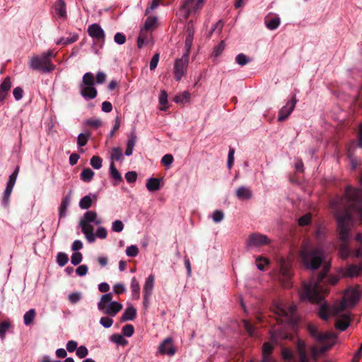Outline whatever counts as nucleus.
I'll list each match as a JSON object with an SVG mask.
<instances>
[{
  "mask_svg": "<svg viewBox=\"0 0 362 362\" xmlns=\"http://www.w3.org/2000/svg\"><path fill=\"white\" fill-rule=\"evenodd\" d=\"M344 209V212L337 216V230L342 243L339 246L340 257L345 259L350 255L349 241L350 230L353 226V217L351 211H356L360 223L362 225V190L347 186L344 196L338 202Z\"/></svg>",
  "mask_w": 362,
  "mask_h": 362,
  "instance_id": "1",
  "label": "nucleus"
},
{
  "mask_svg": "<svg viewBox=\"0 0 362 362\" xmlns=\"http://www.w3.org/2000/svg\"><path fill=\"white\" fill-rule=\"evenodd\" d=\"M329 266H325L317 274H313L308 281H303L300 291L302 300H307L311 303H320L329 292L327 283L335 285L339 278L334 276H327Z\"/></svg>",
  "mask_w": 362,
  "mask_h": 362,
  "instance_id": "2",
  "label": "nucleus"
},
{
  "mask_svg": "<svg viewBox=\"0 0 362 362\" xmlns=\"http://www.w3.org/2000/svg\"><path fill=\"white\" fill-rule=\"evenodd\" d=\"M56 54L52 50L43 52L41 55L33 56L30 61V67L43 74L50 73L55 69L56 66L51 62Z\"/></svg>",
  "mask_w": 362,
  "mask_h": 362,
  "instance_id": "3",
  "label": "nucleus"
},
{
  "mask_svg": "<svg viewBox=\"0 0 362 362\" xmlns=\"http://www.w3.org/2000/svg\"><path fill=\"white\" fill-rule=\"evenodd\" d=\"M300 257L305 267L308 269H318L324 260V254L320 249L308 250L303 248L300 252Z\"/></svg>",
  "mask_w": 362,
  "mask_h": 362,
  "instance_id": "4",
  "label": "nucleus"
},
{
  "mask_svg": "<svg viewBox=\"0 0 362 362\" xmlns=\"http://www.w3.org/2000/svg\"><path fill=\"white\" fill-rule=\"evenodd\" d=\"M112 293L103 295L98 303V308L103 314L115 317L122 309V305L117 301H112Z\"/></svg>",
  "mask_w": 362,
  "mask_h": 362,
  "instance_id": "5",
  "label": "nucleus"
},
{
  "mask_svg": "<svg viewBox=\"0 0 362 362\" xmlns=\"http://www.w3.org/2000/svg\"><path fill=\"white\" fill-rule=\"evenodd\" d=\"M296 310V308L295 305L289 306L287 310L280 305H276L274 310V314L276 315V323L280 324L284 322L291 321Z\"/></svg>",
  "mask_w": 362,
  "mask_h": 362,
  "instance_id": "6",
  "label": "nucleus"
},
{
  "mask_svg": "<svg viewBox=\"0 0 362 362\" xmlns=\"http://www.w3.org/2000/svg\"><path fill=\"white\" fill-rule=\"evenodd\" d=\"M189 56L184 54L183 56L175 60L174 65V77L177 81H180L185 74L188 66Z\"/></svg>",
  "mask_w": 362,
  "mask_h": 362,
  "instance_id": "7",
  "label": "nucleus"
},
{
  "mask_svg": "<svg viewBox=\"0 0 362 362\" xmlns=\"http://www.w3.org/2000/svg\"><path fill=\"white\" fill-rule=\"evenodd\" d=\"M269 243V240L267 236L254 233L251 234L246 241L247 246L249 247H260L262 245H267Z\"/></svg>",
  "mask_w": 362,
  "mask_h": 362,
  "instance_id": "8",
  "label": "nucleus"
},
{
  "mask_svg": "<svg viewBox=\"0 0 362 362\" xmlns=\"http://www.w3.org/2000/svg\"><path fill=\"white\" fill-rule=\"evenodd\" d=\"M297 99L296 96H293V98L288 100L286 104L283 106L279 112L278 115V121L283 122L286 119L291 112L293 111L297 103Z\"/></svg>",
  "mask_w": 362,
  "mask_h": 362,
  "instance_id": "9",
  "label": "nucleus"
},
{
  "mask_svg": "<svg viewBox=\"0 0 362 362\" xmlns=\"http://www.w3.org/2000/svg\"><path fill=\"white\" fill-rule=\"evenodd\" d=\"M88 35L97 41L104 42L105 34L101 26L98 23H93L88 28Z\"/></svg>",
  "mask_w": 362,
  "mask_h": 362,
  "instance_id": "10",
  "label": "nucleus"
},
{
  "mask_svg": "<svg viewBox=\"0 0 362 362\" xmlns=\"http://www.w3.org/2000/svg\"><path fill=\"white\" fill-rule=\"evenodd\" d=\"M159 351L163 354L173 356L175 354V349L173 344V339L168 337L159 346Z\"/></svg>",
  "mask_w": 362,
  "mask_h": 362,
  "instance_id": "11",
  "label": "nucleus"
},
{
  "mask_svg": "<svg viewBox=\"0 0 362 362\" xmlns=\"http://www.w3.org/2000/svg\"><path fill=\"white\" fill-rule=\"evenodd\" d=\"M308 331L310 335L318 341H324L329 337V334L327 333H322L319 332L317 327L313 324H309L308 325Z\"/></svg>",
  "mask_w": 362,
  "mask_h": 362,
  "instance_id": "12",
  "label": "nucleus"
},
{
  "mask_svg": "<svg viewBox=\"0 0 362 362\" xmlns=\"http://www.w3.org/2000/svg\"><path fill=\"white\" fill-rule=\"evenodd\" d=\"M235 195L241 201L249 200L252 197V192L248 187L240 186L236 189Z\"/></svg>",
  "mask_w": 362,
  "mask_h": 362,
  "instance_id": "13",
  "label": "nucleus"
},
{
  "mask_svg": "<svg viewBox=\"0 0 362 362\" xmlns=\"http://www.w3.org/2000/svg\"><path fill=\"white\" fill-rule=\"evenodd\" d=\"M53 8L54 13L57 15L59 18L63 19L66 18V6L64 0H57L54 4Z\"/></svg>",
  "mask_w": 362,
  "mask_h": 362,
  "instance_id": "14",
  "label": "nucleus"
},
{
  "mask_svg": "<svg viewBox=\"0 0 362 362\" xmlns=\"http://www.w3.org/2000/svg\"><path fill=\"white\" fill-rule=\"evenodd\" d=\"M11 88V78L6 76L0 85V102L5 100L8 92Z\"/></svg>",
  "mask_w": 362,
  "mask_h": 362,
  "instance_id": "15",
  "label": "nucleus"
},
{
  "mask_svg": "<svg viewBox=\"0 0 362 362\" xmlns=\"http://www.w3.org/2000/svg\"><path fill=\"white\" fill-rule=\"evenodd\" d=\"M154 285V276L153 274H150L148 278L146 280L143 293H144V297L146 298V300H148V298H150L152 290Z\"/></svg>",
  "mask_w": 362,
  "mask_h": 362,
  "instance_id": "16",
  "label": "nucleus"
},
{
  "mask_svg": "<svg viewBox=\"0 0 362 362\" xmlns=\"http://www.w3.org/2000/svg\"><path fill=\"white\" fill-rule=\"evenodd\" d=\"M351 322V319L349 315L344 314L342 315L337 321L335 323V327L337 329L344 331L346 330L348 327L349 326Z\"/></svg>",
  "mask_w": 362,
  "mask_h": 362,
  "instance_id": "17",
  "label": "nucleus"
},
{
  "mask_svg": "<svg viewBox=\"0 0 362 362\" xmlns=\"http://www.w3.org/2000/svg\"><path fill=\"white\" fill-rule=\"evenodd\" d=\"M136 317V309L133 306H129L126 308L124 313L120 317V322H124L135 319Z\"/></svg>",
  "mask_w": 362,
  "mask_h": 362,
  "instance_id": "18",
  "label": "nucleus"
},
{
  "mask_svg": "<svg viewBox=\"0 0 362 362\" xmlns=\"http://www.w3.org/2000/svg\"><path fill=\"white\" fill-rule=\"evenodd\" d=\"M81 95L88 99H94L98 94L97 90L93 86L81 87Z\"/></svg>",
  "mask_w": 362,
  "mask_h": 362,
  "instance_id": "19",
  "label": "nucleus"
},
{
  "mask_svg": "<svg viewBox=\"0 0 362 362\" xmlns=\"http://www.w3.org/2000/svg\"><path fill=\"white\" fill-rule=\"evenodd\" d=\"M146 187L149 192H156L160 188V180L151 177L147 180Z\"/></svg>",
  "mask_w": 362,
  "mask_h": 362,
  "instance_id": "20",
  "label": "nucleus"
},
{
  "mask_svg": "<svg viewBox=\"0 0 362 362\" xmlns=\"http://www.w3.org/2000/svg\"><path fill=\"white\" fill-rule=\"evenodd\" d=\"M69 203L70 198L69 196H66L62 198L60 206L59 208V216L60 218L66 216V211Z\"/></svg>",
  "mask_w": 362,
  "mask_h": 362,
  "instance_id": "21",
  "label": "nucleus"
},
{
  "mask_svg": "<svg viewBox=\"0 0 362 362\" xmlns=\"http://www.w3.org/2000/svg\"><path fill=\"white\" fill-rule=\"evenodd\" d=\"M95 83V81L93 74L90 72H88L83 75L82 83L80 85V87L93 86Z\"/></svg>",
  "mask_w": 362,
  "mask_h": 362,
  "instance_id": "22",
  "label": "nucleus"
},
{
  "mask_svg": "<svg viewBox=\"0 0 362 362\" xmlns=\"http://www.w3.org/2000/svg\"><path fill=\"white\" fill-rule=\"evenodd\" d=\"M131 289L134 299H139L140 296V286L136 277H133L131 281Z\"/></svg>",
  "mask_w": 362,
  "mask_h": 362,
  "instance_id": "23",
  "label": "nucleus"
},
{
  "mask_svg": "<svg viewBox=\"0 0 362 362\" xmlns=\"http://www.w3.org/2000/svg\"><path fill=\"white\" fill-rule=\"evenodd\" d=\"M36 316L35 310L32 308L27 311L23 316L24 324L28 326L33 324V320Z\"/></svg>",
  "mask_w": 362,
  "mask_h": 362,
  "instance_id": "24",
  "label": "nucleus"
},
{
  "mask_svg": "<svg viewBox=\"0 0 362 362\" xmlns=\"http://www.w3.org/2000/svg\"><path fill=\"white\" fill-rule=\"evenodd\" d=\"M95 173L89 168H85L81 172V179L85 182H89L92 180Z\"/></svg>",
  "mask_w": 362,
  "mask_h": 362,
  "instance_id": "25",
  "label": "nucleus"
},
{
  "mask_svg": "<svg viewBox=\"0 0 362 362\" xmlns=\"http://www.w3.org/2000/svg\"><path fill=\"white\" fill-rule=\"evenodd\" d=\"M280 18L279 17H274L265 21L266 26L268 29L273 30L276 29L280 25Z\"/></svg>",
  "mask_w": 362,
  "mask_h": 362,
  "instance_id": "26",
  "label": "nucleus"
},
{
  "mask_svg": "<svg viewBox=\"0 0 362 362\" xmlns=\"http://www.w3.org/2000/svg\"><path fill=\"white\" fill-rule=\"evenodd\" d=\"M281 356L283 359L286 361L296 362L293 351L291 349L284 347L281 351Z\"/></svg>",
  "mask_w": 362,
  "mask_h": 362,
  "instance_id": "27",
  "label": "nucleus"
},
{
  "mask_svg": "<svg viewBox=\"0 0 362 362\" xmlns=\"http://www.w3.org/2000/svg\"><path fill=\"white\" fill-rule=\"evenodd\" d=\"M78 39V35L77 34H74L71 37H62L57 42V45H62L64 46L72 44L75 42Z\"/></svg>",
  "mask_w": 362,
  "mask_h": 362,
  "instance_id": "28",
  "label": "nucleus"
},
{
  "mask_svg": "<svg viewBox=\"0 0 362 362\" xmlns=\"http://www.w3.org/2000/svg\"><path fill=\"white\" fill-rule=\"evenodd\" d=\"M111 159L112 160L119 161L123 159V154L122 149L119 147H115L111 151Z\"/></svg>",
  "mask_w": 362,
  "mask_h": 362,
  "instance_id": "29",
  "label": "nucleus"
},
{
  "mask_svg": "<svg viewBox=\"0 0 362 362\" xmlns=\"http://www.w3.org/2000/svg\"><path fill=\"white\" fill-rule=\"evenodd\" d=\"M347 304L345 300H343L339 304L334 307L331 311L332 315L338 316L341 312L346 308Z\"/></svg>",
  "mask_w": 362,
  "mask_h": 362,
  "instance_id": "30",
  "label": "nucleus"
},
{
  "mask_svg": "<svg viewBox=\"0 0 362 362\" xmlns=\"http://www.w3.org/2000/svg\"><path fill=\"white\" fill-rule=\"evenodd\" d=\"M93 203V200L90 195L84 196L79 202V206L82 209H89Z\"/></svg>",
  "mask_w": 362,
  "mask_h": 362,
  "instance_id": "31",
  "label": "nucleus"
},
{
  "mask_svg": "<svg viewBox=\"0 0 362 362\" xmlns=\"http://www.w3.org/2000/svg\"><path fill=\"white\" fill-rule=\"evenodd\" d=\"M157 21V18L154 16H148L145 22L144 30L146 33L147 30H149L153 28L156 26V23Z\"/></svg>",
  "mask_w": 362,
  "mask_h": 362,
  "instance_id": "32",
  "label": "nucleus"
},
{
  "mask_svg": "<svg viewBox=\"0 0 362 362\" xmlns=\"http://www.w3.org/2000/svg\"><path fill=\"white\" fill-rule=\"evenodd\" d=\"M97 217V213L94 211H88L84 214L83 219H81L80 221H83L87 223H92L95 221V219Z\"/></svg>",
  "mask_w": 362,
  "mask_h": 362,
  "instance_id": "33",
  "label": "nucleus"
},
{
  "mask_svg": "<svg viewBox=\"0 0 362 362\" xmlns=\"http://www.w3.org/2000/svg\"><path fill=\"white\" fill-rule=\"evenodd\" d=\"M11 327L9 321H3L0 323V338L3 340L5 339L6 333Z\"/></svg>",
  "mask_w": 362,
  "mask_h": 362,
  "instance_id": "34",
  "label": "nucleus"
},
{
  "mask_svg": "<svg viewBox=\"0 0 362 362\" xmlns=\"http://www.w3.org/2000/svg\"><path fill=\"white\" fill-rule=\"evenodd\" d=\"M243 325L247 333L250 337H253L255 335V327L250 321L247 320H243Z\"/></svg>",
  "mask_w": 362,
  "mask_h": 362,
  "instance_id": "35",
  "label": "nucleus"
},
{
  "mask_svg": "<svg viewBox=\"0 0 362 362\" xmlns=\"http://www.w3.org/2000/svg\"><path fill=\"white\" fill-rule=\"evenodd\" d=\"M359 267L358 265L351 264L346 269V275L350 277L357 276L360 274Z\"/></svg>",
  "mask_w": 362,
  "mask_h": 362,
  "instance_id": "36",
  "label": "nucleus"
},
{
  "mask_svg": "<svg viewBox=\"0 0 362 362\" xmlns=\"http://www.w3.org/2000/svg\"><path fill=\"white\" fill-rule=\"evenodd\" d=\"M90 134L89 133H81L77 138V144L78 146H84L86 145Z\"/></svg>",
  "mask_w": 362,
  "mask_h": 362,
  "instance_id": "37",
  "label": "nucleus"
},
{
  "mask_svg": "<svg viewBox=\"0 0 362 362\" xmlns=\"http://www.w3.org/2000/svg\"><path fill=\"white\" fill-rule=\"evenodd\" d=\"M190 94L187 91L183 92L180 95L175 96L174 101L177 103H184L189 100Z\"/></svg>",
  "mask_w": 362,
  "mask_h": 362,
  "instance_id": "38",
  "label": "nucleus"
},
{
  "mask_svg": "<svg viewBox=\"0 0 362 362\" xmlns=\"http://www.w3.org/2000/svg\"><path fill=\"white\" fill-rule=\"evenodd\" d=\"M110 339L112 341L124 346L127 344V341L123 337L122 335L119 334H114L110 337Z\"/></svg>",
  "mask_w": 362,
  "mask_h": 362,
  "instance_id": "39",
  "label": "nucleus"
},
{
  "mask_svg": "<svg viewBox=\"0 0 362 362\" xmlns=\"http://www.w3.org/2000/svg\"><path fill=\"white\" fill-rule=\"evenodd\" d=\"M110 174H111V176L112 178H114L115 180H118V181L122 180V175L119 173V172L117 170V168H115V163L113 161H112L110 163Z\"/></svg>",
  "mask_w": 362,
  "mask_h": 362,
  "instance_id": "40",
  "label": "nucleus"
},
{
  "mask_svg": "<svg viewBox=\"0 0 362 362\" xmlns=\"http://www.w3.org/2000/svg\"><path fill=\"white\" fill-rule=\"evenodd\" d=\"M69 261L68 255L64 252H59L57 255V262L60 267H64Z\"/></svg>",
  "mask_w": 362,
  "mask_h": 362,
  "instance_id": "41",
  "label": "nucleus"
},
{
  "mask_svg": "<svg viewBox=\"0 0 362 362\" xmlns=\"http://www.w3.org/2000/svg\"><path fill=\"white\" fill-rule=\"evenodd\" d=\"M137 141V136L134 131L132 132L127 136V147L134 148Z\"/></svg>",
  "mask_w": 362,
  "mask_h": 362,
  "instance_id": "42",
  "label": "nucleus"
},
{
  "mask_svg": "<svg viewBox=\"0 0 362 362\" xmlns=\"http://www.w3.org/2000/svg\"><path fill=\"white\" fill-rule=\"evenodd\" d=\"M103 160L98 156H93L90 159V165L95 169H100L102 167Z\"/></svg>",
  "mask_w": 362,
  "mask_h": 362,
  "instance_id": "43",
  "label": "nucleus"
},
{
  "mask_svg": "<svg viewBox=\"0 0 362 362\" xmlns=\"http://www.w3.org/2000/svg\"><path fill=\"white\" fill-rule=\"evenodd\" d=\"M159 103L160 105H163V107L160 108L161 110L165 111L167 110V107H165V105L168 103V94L165 92V90H163L160 92V96H159Z\"/></svg>",
  "mask_w": 362,
  "mask_h": 362,
  "instance_id": "44",
  "label": "nucleus"
},
{
  "mask_svg": "<svg viewBox=\"0 0 362 362\" xmlns=\"http://www.w3.org/2000/svg\"><path fill=\"white\" fill-rule=\"evenodd\" d=\"M122 332L124 336L130 337L134 332V327L133 325L128 324L122 327Z\"/></svg>",
  "mask_w": 362,
  "mask_h": 362,
  "instance_id": "45",
  "label": "nucleus"
},
{
  "mask_svg": "<svg viewBox=\"0 0 362 362\" xmlns=\"http://www.w3.org/2000/svg\"><path fill=\"white\" fill-rule=\"evenodd\" d=\"M329 307L327 305L324 304L320 306V311H319V315L320 317L327 320L329 318Z\"/></svg>",
  "mask_w": 362,
  "mask_h": 362,
  "instance_id": "46",
  "label": "nucleus"
},
{
  "mask_svg": "<svg viewBox=\"0 0 362 362\" xmlns=\"http://www.w3.org/2000/svg\"><path fill=\"white\" fill-rule=\"evenodd\" d=\"M250 61V59L243 53L238 54L235 57V62L242 66L247 64Z\"/></svg>",
  "mask_w": 362,
  "mask_h": 362,
  "instance_id": "47",
  "label": "nucleus"
},
{
  "mask_svg": "<svg viewBox=\"0 0 362 362\" xmlns=\"http://www.w3.org/2000/svg\"><path fill=\"white\" fill-rule=\"evenodd\" d=\"M79 225L81 228L82 232L85 234L86 233H90L93 232L94 228L92 225L90 223H85L83 221H80Z\"/></svg>",
  "mask_w": 362,
  "mask_h": 362,
  "instance_id": "48",
  "label": "nucleus"
},
{
  "mask_svg": "<svg viewBox=\"0 0 362 362\" xmlns=\"http://www.w3.org/2000/svg\"><path fill=\"white\" fill-rule=\"evenodd\" d=\"M126 254L127 256L134 257L139 254V248L136 245H131L127 247Z\"/></svg>",
  "mask_w": 362,
  "mask_h": 362,
  "instance_id": "49",
  "label": "nucleus"
},
{
  "mask_svg": "<svg viewBox=\"0 0 362 362\" xmlns=\"http://www.w3.org/2000/svg\"><path fill=\"white\" fill-rule=\"evenodd\" d=\"M83 259L82 254L79 252H75L72 254L71 257V261L72 264L78 265L79 264Z\"/></svg>",
  "mask_w": 362,
  "mask_h": 362,
  "instance_id": "50",
  "label": "nucleus"
},
{
  "mask_svg": "<svg viewBox=\"0 0 362 362\" xmlns=\"http://www.w3.org/2000/svg\"><path fill=\"white\" fill-rule=\"evenodd\" d=\"M311 222V215L307 214L298 219V224L301 226H308Z\"/></svg>",
  "mask_w": 362,
  "mask_h": 362,
  "instance_id": "51",
  "label": "nucleus"
},
{
  "mask_svg": "<svg viewBox=\"0 0 362 362\" xmlns=\"http://www.w3.org/2000/svg\"><path fill=\"white\" fill-rule=\"evenodd\" d=\"M225 49V42L222 40L217 46L214 47L213 55L216 57H218Z\"/></svg>",
  "mask_w": 362,
  "mask_h": 362,
  "instance_id": "52",
  "label": "nucleus"
},
{
  "mask_svg": "<svg viewBox=\"0 0 362 362\" xmlns=\"http://www.w3.org/2000/svg\"><path fill=\"white\" fill-rule=\"evenodd\" d=\"M224 217V214L221 210H216L213 213L212 218L215 223L221 222Z\"/></svg>",
  "mask_w": 362,
  "mask_h": 362,
  "instance_id": "53",
  "label": "nucleus"
},
{
  "mask_svg": "<svg viewBox=\"0 0 362 362\" xmlns=\"http://www.w3.org/2000/svg\"><path fill=\"white\" fill-rule=\"evenodd\" d=\"M256 262L257 268L262 271L264 269V265L268 264L269 262L268 259L262 258V257H257Z\"/></svg>",
  "mask_w": 362,
  "mask_h": 362,
  "instance_id": "54",
  "label": "nucleus"
},
{
  "mask_svg": "<svg viewBox=\"0 0 362 362\" xmlns=\"http://www.w3.org/2000/svg\"><path fill=\"white\" fill-rule=\"evenodd\" d=\"M100 323L105 328L110 327L113 324V320L109 317H102L100 320Z\"/></svg>",
  "mask_w": 362,
  "mask_h": 362,
  "instance_id": "55",
  "label": "nucleus"
},
{
  "mask_svg": "<svg viewBox=\"0 0 362 362\" xmlns=\"http://www.w3.org/2000/svg\"><path fill=\"white\" fill-rule=\"evenodd\" d=\"M88 354V349L84 346H81L76 349V355L80 358H84Z\"/></svg>",
  "mask_w": 362,
  "mask_h": 362,
  "instance_id": "56",
  "label": "nucleus"
},
{
  "mask_svg": "<svg viewBox=\"0 0 362 362\" xmlns=\"http://www.w3.org/2000/svg\"><path fill=\"white\" fill-rule=\"evenodd\" d=\"M114 40L118 45H123L126 42V36L122 33H117L114 36Z\"/></svg>",
  "mask_w": 362,
  "mask_h": 362,
  "instance_id": "57",
  "label": "nucleus"
},
{
  "mask_svg": "<svg viewBox=\"0 0 362 362\" xmlns=\"http://www.w3.org/2000/svg\"><path fill=\"white\" fill-rule=\"evenodd\" d=\"M112 230L117 233L121 232L124 228L123 223L119 220H116L112 223Z\"/></svg>",
  "mask_w": 362,
  "mask_h": 362,
  "instance_id": "58",
  "label": "nucleus"
},
{
  "mask_svg": "<svg viewBox=\"0 0 362 362\" xmlns=\"http://www.w3.org/2000/svg\"><path fill=\"white\" fill-rule=\"evenodd\" d=\"M125 178L129 183H133L136 180L137 174L135 171H129L125 174Z\"/></svg>",
  "mask_w": 362,
  "mask_h": 362,
  "instance_id": "59",
  "label": "nucleus"
},
{
  "mask_svg": "<svg viewBox=\"0 0 362 362\" xmlns=\"http://www.w3.org/2000/svg\"><path fill=\"white\" fill-rule=\"evenodd\" d=\"M19 172V167L17 166L13 173L9 176L7 184L14 186Z\"/></svg>",
  "mask_w": 362,
  "mask_h": 362,
  "instance_id": "60",
  "label": "nucleus"
},
{
  "mask_svg": "<svg viewBox=\"0 0 362 362\" xmlns=\"http://www.w3.org/2000/svg\"><path fill=\"white\" fill-rule=\"evenodd\" d=\"M173 156L171 154H165L161 159V163L165 166H168L173 162Z\"/></svg>",
  "mask_w": 362,
  "mask_h": 362,
  "instance_id": "61",
  "label": "nucleus"
},
{
  "mask_svg": "<svg viewBox=\"0 0 362 362\" xmlns=\"http://www.w3.org/2000/svg\"><path fill=\"white\" fill-rule=\"evenodd\" d=\"M86 124L94 128H98L101 126L102 121L100 119H89L86 121Z\"/></svg>",
  "mask_w": 362,
  "mask_h": 362,
  "instance_id": "62",
  "label": "nucleus"
},
{
  "mask_svg": "<svg viewBox=\"0 0 362 362\" xmlns=\"http://www.w3.org/2000/svg\"><path fill=\"white\" fill-rule=\"evenodd\" d=\"M146 38V33L144 32V30H141L139 35L137 38V46L139 48L142 47Z\"/></svg>",
  "mask_w": 362,
  "mask_h": 362,
  "instance_id": "63",
  "label": "nucleus"
},
{
  "mask_svg": "<svg viewBox=\"0 0 362 362\" xmlns=\"http://www.w3.org/2000/svg\"><path fill=\"white\" fill-rule=\"evenodd\" d=\"M81 298V293H72L69 295V300L72 303H78Z\"/></svg>",
  "mask_w": 362,
  "mask_h": 362,
  "instance_id": "64",
  "label": "nucleus"
}]
</instances>
